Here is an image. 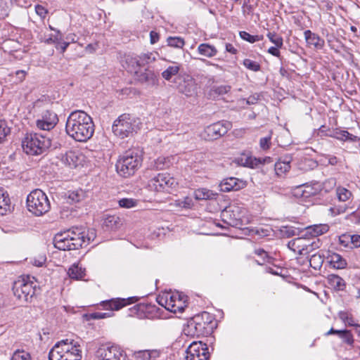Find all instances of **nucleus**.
<instances>
[{"mask_svg": "<svg viewBox=\"0 0 360 360\" xmlns=\"http://www.w3.org/2000/svg\"><path fill=\"white\" fill-rule=\"evenodd\" d=\"M11 360H31V356L24 350H17L13 353Z\"/></svg>", "mask_w": 360, "mask_h": 360, "instance_id": "864d4df0", "label": "nucleus"}, {"mask_svg": "<svg viewBox=\"0 0 360 360\" xmlns=\"http://www.w3.org/2000/svg\"><path fill=\"white\" fill-rule=\"evenodd\" d=\"M138 58H139L138 56H131V55L126 56V57H125L126 63L129 65V66H131V68H132V69H130L129 71L134 70L136 72H137L136 70V68L141 67V66H139V63H137L139 60Z\"/></svg>", "mask_w": 360, "mask_h": 360, "instance_id": "8fccbe9b", "label": "nucleus"}, {"mask_svg": "<svg viewBox=\"0 0 360 360\" xmlns=\"http://www.w3.org/2000/svg\"><path fill=\"white\" fill-rule=\"evenodd\" d=\"M231 89V86L228 84L213 86L209 91L208 96L210 98L217 99L229 93Z\"/></svg>", "mask_w": 360, "mask_h": 360, "instance_id": "cd10ccee", "label": "nucleus"}, {"mask_svg": "<svg viewBox=\"0 0 360 360\" xmlns=\"http://www.w3.org/2000/svg\"><path fill=\"white\" fill-rule=\"evenodd\" d=\"M138 201L133 198H122L118 201L119 205L123 208H132L137 205Z\"/></svg>", "mask_w": 360, "mask_h": 360, "instance_id": "3c124183", "label": "nucleus"}, {"mask_svg": "<svg viewBox=\"0 0 360 360\" xmlns=\"http://www.w3.org/2000/svg\"><path fill=\"white\" fill-rule=\"evenodd\" d=\"M167 44L173 48L182 49L185 45V41L181 37H169L167 38Z\"/></svg>", "mask_w": 360, "mask_h": 360, "instance_id": "ea45409f", "label": "nucleus"}, {"mask_svg": "<svg viewBox=\"0 0 360 360\" xmlns=\"http://www.w3.org/2000/svg\"><path fill=\"white\" fill-rule=\"evenodd\" d=\"M179 294L165 292L157 297V302L160 305L164 307L167 310L172 311L173 304H175Z\"/></svg>", "mask_w": 360, "mask_h": 360, "instance_id": "5701e85b", "label": "nucleus"}, {"mask_svg": "<svg viewBox=\"0 0 360 360\" xmlns=\"http://www.w3.org/2000/svg\"><path fill=\"white\" fill-rule=\"evenodd\" d=\"M351 248H357L360 247V235H350Z\"/></svg>", "mask_w": 360, "mask_h": 360, "instance_id": "680f3d73", "label": "nucleus"}, {"mask_svg": "<svg viewBox=\"0 0 360 360\" xmlns=\"http://www.w3.org/2000/svg\"><path fill=\"white\" fill-rule=\"evenodd\" d=\"M186 360H209L207 345L202 342H193L187 348Z\"/></svg>", "mask_w": 360, "mask_h": 360, "instance_id": "f8f14e48", "label": "nucleus"}, {"mask_svg": "<svg viewBox=\"0 0 360 360\" xmlns=\"http://www.w3.org/2000/svg\"><path fill=\"white\" fill-rule=\"evenodd\" d=\"M35 11L37 15L42 18H44L46 16V14L47 13V11L45 9L44 6L41 5H37L35 6Z\"/></svg>", "mask_w": 360, "mask_h": 360, "instance_id": "69168bd1", "label": "nucleus"}, {"mask_svg": "<svg viewBox=\"0 0 360 360\" xmlns=\"http://www.w3.org/2000/svg\"><path fill=\"white\" fill-rule=\"evenodd\" d=\"M326 135L337 139L338 140L345 141H354L356 140V136L353 134L349 133L346 130H341L339 129L328 130V132L326 133Z\"/></svg>", "mask_w": 360, "mask_h": 360, "instance_id": "bb28decb", "label": "nucleus"}, {"mask_svg": "<svg viewBox=\"0 0 360 360\" xmlns=\"http://www.w3.org/2000/svg\"><path fill=\"white\" fill-rule=\"evenodd\" d=\"M174 83L179 93L187 97L197 94L198 87L195 80L189 75H180L175 78Z\"/></svg>", "mask_w": 360, "mask_h": 360, "instance_id": "9d476101", "label": "nucleus"}, {"mask_svg": "<svg viewBox=\"0 0 360 360\" xmlns=\"http://www.w3.org/2000/svg\"><path fill=\"white\" fill-rule=\"evenodd\" d=\"M281 232L284 236L289 238L297 235L298 230L295 227L286 226H283Z\"/></svg>", "mask_w": 360, "mask_h": 360, "instance_id": "4d7b16f0", "label": "nucleus"}, {"mask_svg": "<svg viewBox=\"0 0 360 360\" xmlns=\"http://www.w3.org/2000/svg\"><path fill=\"white\" fill-rule=\"evenodd\" d=\"M10 133V129L4 120H0V143L4 141L6 136Z\"/></svg>", "mask_w": 360, "mask_h": 360, "instance_id": "5fc2aeb1", "label": "nucleus"}, {"mask_svg": "<svg viewBox=\"0 0 360 360\" xmlns=\"http://www.w3.org/2000/svg\"><path fill=\"white\" fill-rule=\"evenodd\" d=\"M240 38L250 43H255L256 41H262L264 39L263 35H252L245 31H241L239 33Z\"/></svg>", "mask_w": 360, "mask_h": 360, "instance_id": "37998d69", "label": "nucleus"}, {"mask_svg": "<svg viewBox=\"0 0 360 360\" xmlns=\"http://www.w3.org/2000/svg\"><path fill=\"white\" fill-rule=\"evenodd\" d=\"M65 350L60 345V341L55 344L49 354V360H65Z\"/></svg>", "mask_w": 360, "mask_h": 360, "instance_id": "2f4dec72", "label": "nucleus"}, {"mask_svg": "<svg viewBox=\"0 0 360 360\" xmlns=\"http://www.w3.org/2000/svg\"><path fill=\"white\" fill-rule=\"evenodd\" d=\"M181 68V65L176 62H172V65H169L162 73V77L166 81H170L172 77L178 75Z\"/></svg>", "mask_w": 360, "mask_h": 360, "instance_id": "72a5a7b5", "label": "nucleus"}, {"mask_svg": "<svg viewBox=\"0 0 360 360\" xmlns=\"http://www.w3.org/2000/svg\"><path fill=\"white\" fill-rule=\"evenodd\" d=\"M312 245L304 237L294 238L288 242V246L294 252L300 255H304L309 252V248Z\"/></svg>", "mask_w": 360, "mask_h": 360, "instance_id": "6ab92c4d", "label": "nucleus"}, {"mask_svg": "<svg viewBox=\"0 0 360 360\" xmlns=\"http://www.w3.org/2000/svg\"><path fill=\"white\" fill-rule=\"evenodd\" d=\"M336 195L338 200L342 202H345L352 197L351 191L341 186L336 188Z\"/></svg>", "mask_w": 360, "mask_h": 360, "instance_id": "a19ab883", "label": "nucleus"}, {"mask_svg": "<svg viewBox=\"0 0 360 360\" xmlns=\"http://www.w3.org/2000/svg\"><path fill=\"white\" fill-rule=\"evenodd\" d=\"M142 161V149L139 147L132 148L120 157L116 164V169L121 176L129 177L135 174L141 167Z\"/></svg>", "mask_w": 360, "mask_h": 360, "instance_id": "7ed1b4c3", "label": "nucleus"}, {"mask_svg": "<svg viewBox=\"0 0 360 360\" xmlns=\"http://www.w3.org/2000/svg\"><path fill=\"white\" fill-rule=\"evenodd\" d=\"M290 169V162L278 161L275 164V170L277 174H284Z\"/></svg>", "mask_w": 360, "mask_h": 360, "instance_id": "a18cd8bd", "label": "nucleus"}, {"mask_svg": "<svg viewBox=\"0 0 360 360\" xmlns=\"http://www.w3.org/2000/svg\"><path fill=\"white\" fill-rule=\"evenodd\" d=\"M83 157L74 151H69L62 158V162L70 168H75L82 165Z\"/></svg>", "mask_w": 360, "mask_h": 360, "instance_id": "393cba45", "label": "nucleus"}, {"mask_svg": "<svg viewBox=\"0 0 360 360\" xmlns=\"http://www.w3.org/2000/svg\"><path fill=\"white\" fill-rule=\"evenodd\" d=\"M162 354V350L158 349L134 351L132 357L135 360H156Z\"/></svg>", "mask_w": 360, "mask_h": 360, "instance_id": "4be33fe9", "label": "nucleus"}, {"mask_svg": "<svg viewBox=\"0 0 360 360\" xmlns=\"http://www.w3.org/2000/svg\"><path fill=\"white\" fill-rule=\"evenodd\" d=\"M245 210L236 205L226 207L221 214L222 220L231 226H238L243 224V217Z\"/></svg>", "mask_w": 360, "mask_h": 360, "instance_id": "6e6552de", "label": "nucleus"}, {"mask_svg": "<svg viewBox=\"0 0 360 360\" xmlns=\"http://www.w3.org/2000/svg\"><path fill=\"white\" fill-rule=\"evenodd\" d=\"M323 261V257L320 253H315L311 256L309 259V264L311 267L317 270L321 269Z\"/></svg>", "mask_w": 360, "mask_h": 360, "instance_id": "58836bf2", "label": "nucleus"}, {"mask_svg": "<svg viewBox=\"0 0 360 360\" xmlns=\"http://www.w3.org/2000/svg\"><path fill=\"white\" fill-rule=\"evenodd\" d=\"M46 256L43 255H40L37 256V257L33 258L30 262L33 265L39 267V266H43V264L46 262Z\"/></svg>", "mask_w": 360, "mask_h": 360, "instance_id": "bf43d9fd", "label": "nucleus"}, {"mask_svg": "<svg viewBox=\"0 0 360 360\" xmlns=\"http://www.w3.org/2000/svg\"><path fill=\"white\" fill-rule=\"evenodd\" d=\"M86 243V231L83 227H72L66 232L57 233L54 246L60 250H77Z\"/></svg>", "mask_w": 360, "mask_h": 360, "instance_id": "f03ea898", "label": "nucleus"}, {"mask_svg": "<svg viewBox=\"0 0 360 360\" xmlns=\"http://www.w3.org/2000/svg\"><path fill=\"white\" fill-rule=\"evenodd\" d=\"M176 184L175 179L167 173L158 174L151 179L148 182V187L150 190L161 192L168 191L169 188H173Z\"/></svg>", "mask_w": 360, "mask_h": 360, "instance_id": "9b49d317", "label": "nucleus"}, {"mask_svg": "<svg viewBox=\"0 0 360 360\" xmlns=\"http://www.w3.org/2000/svg\"><path fill=\"white\" fill-rule=\"evenodd\" d=\"M340 319H342L345 322L347 323L349 326H354L356 324L354 323L353 319L352 317H349L346 313L342 312L340 313ZM358 325H356L357 326Z\"/></svg>", "mask_w": 360, "mask_h": 360, "instance_id": "0e129e2a", "label": "nucleus"}, {"mask_svg": "<svg viewBox=\"0 0 360 360\" xmlns=\"http://www.w3.org/2000/svg\"><path fill=\"white\" fill-rule=\"evenodd\" d=\"M68 274L71 278L80 280L85 276V269L79 266L78 264H73L69 268Z\"/></svg>", "mask_w": 360, "mask_h": 360, "instance_id": "f704fd0d", "label": "nucleus"}, {"mask_svg": "<svg viewBox=\"0 0 360 360\" xmlns=\"http://www.w3.org/2000/svg\"><path fill=\"white\" fill-rule=\"evenodd\" d=\"M156 55L158 53L148 52L139 55L138 62L139 66L142 67L147 64L154 62L156 60Z\"/></svg>", "mask_w": 360, "mask_h": 360, "instance_id": "e433bc0d", "label": "nucleus"}, {"mask_svg": "<svg viewBox=\"0 0 360 360\" xmlns=\"http://www.w3.org/2000/svg\"><path fill=\"white\" fill-rule=\"evenodd\" d=\"M339 243L345 248H351L350 234H342L339 236Z\"/></svg>", "mask_w": 360, "mask_h": 360, "instance_id": "13d9d810", "label": "nucleus"}, {"mask_svg": "<svg viewBox=\"0 0 360 360\" xmlns=\"http://www.w3.org/2000/svg\"><path fill=\"white\" fill-rule=\"evenodd\" d=\"M186 307L184 297L181 295H179L177 300L175 304H173V310L172 312H183Z\"/></svg>", "mask_w": 360, "mask_h": 360, "instance_id": "49530a36", "label": "nucleus"}, {"mask_svg": "<svg viewBox=\"0 0 360 360\" xmlns=\"http://www.w3.org/2000/svg\"><path fill=\"white\" fill-rule=\"evenodd\" d=\"M57 115L51 110H46L42 112L41 119H38L36 125L38 129L45 131L52 129L58 123Z\"/></svg>", "mask_w": 360, "mask_h": 360, "instance_id": "dca6fc26", "label": "nucleus"}, {"mask_svg": "<svg viewBox=\"0 0 360 360\" xmlns=\"http://www.w3.org/2000/svg\"><path fill=\"white\" fill-rule=\"evenodd\" d=\"M243 65L250 70L253 72H258L260 70L261 66L260 65L256 62L253 61L250 59L246 58L243 60Z\"/></svg>", "mask_w": 360, "mask_h": 360, "instance_id": "603ef678", "label": "nucleus"}, {"mask_svg": "<svg viewBox=\"0 0 360 360\" xmlns=\"http://www.w3.org/2000/svg\"><path fill=\"white\" fill-rule=\"evenodd\" d=\"M10 200L8 195L0 193V214L4 215L10 210Z\"/></svg>", "mask_w": 360, "mask_h": 360, "instance_id": "79ce46f5", "label": "nucleus"}, {"mask_svg": "<svg viewBox=\"0 0 360 360\" xmlns=\"http://www.w3.org/2000/svg\"><path fill=\"white\" fill-rule=\"evenodd\" d=\"M97 352L100 360H127L126 352L118 346L100 348Z\"/></svg>", "mask_w": 360, "mask_h": 360, "instance_id": "ddd939ff", "label": "nucleus"}, {"mask_svg": "<svg viewBox=\"0 0 360 360\" xmlns=\"http://www.w3.org/2000/svg\"><path fill=\"white\" fill-rule=\"evenodd\" d=\"M159 39L160 34L158 32L155 31H151L150 32V41L151 44L157 43L159 41Z\"/></svg>", "mask_w": 360, "mask_h": 360, "instance_id": "774afa93", "label": "nucleus"}, {"mask_svg": "<svg viewBox=\"0 0 360 360\" xmlns=\"http://www.w3.org/2000/svg\"><path fill=\"white\" fill-rule=\"evenodd\" d=\"M233 162L238 165L254 169L261 164V159L252 157L250 152L245 151L236 158Z\"/></svg>", "mask_w": 360, "mask_h": 360, "instance_id": "aec40b11", "label": "nucleus"}, {"mask_svg": "<svg viewBox=\"0 0 360 360\" xmlns=\"http://www.w3.org/2000/svg\"><path fill=\"white\" fill-rule=\"evenodd\" d=\"M50 146L51 140L37 133L27 134L22 141L24 152L30 155H41Z\"/></svg>", "mask_w": 360, "mask_h": 360, "instance_id": "39448f33", "label": "nucleus"}, {"mask_svg": "<svg viewBox=\"0 0 360 360\" xmlns=\"http://www.w3.org/2000/svg\"><path fill=\"white\" fill-rule=\"evenodd\" d=\"M218 194L205 188H201L194 191V197L198 200L216 199Z\"/></svg>", "mask_w": 360, "mask_h": 360, "instance_id": "c756f323", "label": "nucleus"}, {"mask_svg": "<svg viewBox=\"0 0 360 360\" xmlns=\"http://www.w3.org/2000/svg\"><path fill=\"white\" fill-rule=\"evenodd\" d=\"M63 350H66L65 360H80L82 349L78 342L72 339H65L60 341Z\"/></svg>", "mask_w": 360, "mask_h": 360, "instance_id": "4468645a", "label": "nucleus"}, {"mask_svg": "<svg viewBox=\"0 0 360 360\" xmlns=\"http://www.w3.org/2000/svg\"><path fill=\"white\" fill-rule=\"evenodd\" d=\"M198 52L205 57L212 58L217 54L218 51L214 46L207 43H202L198 46Z\"/></svg>", "mask_w": 360, "mask_h": 360, "instance_id": "7c9ffc66", "label": "nucleus"}, {"mask_svg": "<svg viewBox=\"0 0 360 360\" xmlns=\"http://www.w3.org/2000/svg\"><path fill=\"white\" fill-rule=\"evenodd\" d=\"M61 40H62L61 32H60V30H57L56 34L53 35V36H51L50 37L47 38L45 40V43L47 44H60Z\"/></svg>", "mask_w": 360, "mask_h": 360, "instance_id": "6e6d98bb", "label": "nucleus"}, {"mask_svg": "<svg viewBox=\"0 0 360 360\" xmlns=\"http://www.w3.org/2000/svg\"><path fill=\"white\" fill-rule=\"evenodd\" d=\"M281 47H277L276 46H271L269 49H268V53L271 54L272 56H276V57H278V58H280L281 57V53H280V51H279V49H281Z\"/></svg>", "mask_w": 360, "mask_h": 360, "instance_id": "338daca9", "label": "nucleus"}, {"mask_svg": "<svg viewBox=\"0 0 360 360\" xmlns=\"http://www.w3.org/2000/svg\"><path fill=\"white\" fill-rule=\"evenodd\" d=\"M136 79L141 84H145L146 86L152 87L158 85V75L152 70H145L144 72H136Z\"/></svg>", "mask_w": 360, "mask_h": 360, "instance_id": "412c9836", "label": "nucleus"}, {"mask_svg": "<svg viewBox=\"0 0 360 360\" xmlns=\"http://www.w3.org/2000/svg\"><path fill=\"white\" fill-rule=\"evenodd\" d=\"M342 341L349 345H352L354 342L353 336L350 330H345L344 335H341L340 338Z\"/></svg>", "mask_w": 360, "mask_h": 360, "instance_id": "052dcab7", "label": "nucleus"}, {"mask_svg": "<svg viewBox=\"0 0 360 360\" xmlns=\"http://www.w3.org/2000/svg\"><path fill=\"white\" fill-rule=\"evenodd\" d=\"M139 300L137 297H129L128 298H112L103 301L101 305L105 310L118 311L122 308L135 303Z\"/></svg>", "mask_w": 360, "mask_h": 360, "instance_id": "2eb2a0df", "label": "nucleus"}, {"mask_svg": "<svg viewBox=\"0 0 360 360\" xmlns=\"http://www.w3.org/2000/svg\"><path fill=\"white\" fill-rule=\"evenodd\" d=\"M219 186L222 192L238 191L246 186V181L238 178L229 177L223 179Z\"/></svg>", "mask_w": 360, "mask_h": 360, "instance_id": "a211bd4d", "label": "nucleus"}, {"mask_svg": "<svg viewBox=\"0 0 360 360\" xmlns=\"http://www.w3.org/2000/svg\"><path fill=\"white\" fill-rule=\"evenodd\" d=\"M111 315L110 312H94L91 314V316L94 319H102L110 317Z\"/></svg>", "mask_w": 360, "mask_h": 360, "instance_id": "e2e57ef3", "label": "nucleus"}, {"mask_svg": "<svg viewBox=\"0 0 360 360\" xmlns=\"http://www.w3.org/2000/svg\"><path fill=\"white\" fill-rule=\"evenodd\" d=\"M37 283L34 278L29 276L20 277L14 281L13 292L15 297L22 302H32L36 295Z\"/></svg>", "mask_w": 360, "mask_h": 360, "instance_id": "423d86ee", "label": "nucleus"}, {"mask_svg": "<svg viewBox=\"0 0 360 360\" xmlns=\"http://www.w3.org/2000/svg\"><path fill=\"white\" fill-rule=\"evenodd\" d=\"M169 165L170 161L168 158L159 157L155 160L153 167L158 170H161L168 167Z\"/></svg>", "mask_w": 360, "mask_h": 360, "instance_id": "c03bdc74", "label": "nucleus"}, {"mask_svg": "<svg viewBox=\"0 0 360 360\" xmlns=\"http://www.w3.org/2000/svg\"><path fill=\"white\" fill-rule=\"evenodd\" d=\"M231 123L228 121L215 122L205 128L202 136L205 140H217L225 135L231 128Z\"/></svg>", "mask_w": 360, "mask_h": 360, "instance_id": "1a4fd4ad", "label": "nucleus"}, {"mask_svg": "<svg viewBox=\"0 0 360 360\" xmlns=\"http://www.w3.org/2000/svg\"><path fill=\"white\" fill-rule=\"evenodd\" d=\"M92 118L83 110L72 112L66 122V133L73 139L79 142L89 140L94 133Z\"/></svg>", "mask_w": 360, "mask_h": 360, "instance_id": "f257e3e1", "label": "nucleus"}, {"mask_svg": "<svg viewBox=\"0 0 360 360\" xmlns=\"http://www.w3.org/2000/svg\"><path fill=\"white\" fill-rule=\"evenodd\" d=\"M321 191V185L318 182L304 184L297 187L295 195L302 198H308L316 195Z\"/></svg>", "mask_w": 360, "mask_h": 360, "instance_id": "f3484780", "label": "nucleus"}, {"mask_svg": "<svg viewBox=\"0 0 360 360\" xmlns=\"http://www.w3.org/2000/svg\"><path fill=\"white\" fill-rule=\"evenodd\" d=\"M270 41L275 44L277 47H282L283 45V38L278 35L276 32H268L266 34Z\"/></svg>", "mask_w": 360, "mask_h": 360, "instance_id": "de8ad7c7", "label": "nucleus"}, {"mask_svg": "<svg viewBox=\"0 0 360 360\" xmlns=\"http://www.w3.org/2000/svg\"><path fill=\"white\" fill-rule=\"evenodd\" d=\"M329 230V226L326 224H314L307 226L305 229L304 236L317 237L327 233Z\"/></svg>", "mask_w": 360, "mask_h": 360, "instance_id": "a878e982", "label": "nucleus"}, {"mask_svg": "<svg viewBox=\"0 0 360 360\" xmlns=\"http://www.w3.org/2000/svg\"><path fill=\"white\" fill-rule=\"evenodd\" d=\"M104 226L111 230L117 229L122 225L121 219L115 215L107 216L103 221Z\"/></svg>", "mask_w": 360, "mask_h": 360, "instance_id": "c9c22d12", "label": "nucleus"}, {"mask_svg": "<svg viewBox=\"0 0 360 360\" xmlns=\"http://www.w3.org/2000/svg\"><path fill=\"white\" fill-rule=\"evenodd\" d=\"M27 210L35 216H42L48 212L51 204L47 195L40 189H34L27 197Z\"/></svg>", "mask_w": 360, "mask_h": 360, "instance_id": "0eeeda50", "label": "nucleus"}, {"mask_svg": "<svg viewBox=\"0 0 360 360\" xmlns=\"http://www.w3.org/2000/svg\"><path fill=\"white\" fill-rule=\"evenodd\" d=\"M328 281L335 290H343L346 287L344 279L336 274H330L328 276Z\"/></svg>", "mask_w": 360, "mask_h": 360, "instance_id": "473e14b6", "label": "nucleus"}, {"mask_svg": "<svg viewBox=\"0 0 360 360\" xmlns=\"http://www.w3.org/2000/svg\"><path fill=\"white\" fill-rule=\"evenodd\" d=\"M272 131H269L268 136L261 138L259 140V147L262 150H267L271 146Z\"/></svg>", "mask_w": 360, "mask_h": 360, "instance_id": "09e8293b", "label": "nucleus"}, {"mask_svg": "<svg viewBox=\"0 0 360 360\" xmlns=\"http://www.w3.org/2000/svg\"><path fill=\"white\" fill-rule=\"evenodd\" d=\"M304 39L309 46H313L316 49H322L325 45V41L318 34L307 30L304 32Z\"/></svg>", "mask_w": 360, "mask_h": 360, "instance_id": "b1692460", "label": "nucleus"}, {"mask_svg": "<svg viewBox=\"0 0 360 360\" xmlns=\"http://www.w3.org/2000/svg\"><path fill=\"white\" fill-rule=\"evenodd\" d=\"M328 259L330 265L336 269H343L347 264L346 259L335 252L329 254Z\"/></svg>", "mask_w": 360, "mask_h": 360, "instance_id": "c85d7f7f", "label": "nucleus"}, {"mask_svg": "<svg viewBox=\"0 0 360 360\" xmlns=\"http://www.w3.org/2000/svg\"><path fill=\"white\" fill-rule=\"evenodd\" d=\"M205 322L201 321V317L200 316H196L194 317L192 322L190 323V326H193L195 333L198 335H203L205 333Z\"/></svg>", "mask_w": 360, "mask_h": 360, "instance_id": "4c0bfd02", "label": "nucleus"}, {"mask_svg": "<svg viewBox=\"0 0 360 360\" xmlns=\"http://www.w3.org/2000/svg\"><path fill=\"white\" fill-rule=\"evenodd\" d=\"M141 126L139 118L129 114H122L114 121L112 129L116 136L124 139L137 133Z\"/></svg>", "mask_w": 360, "mask_h": 360, "instance_id": "20e7f679", "label": "nucleus"}]
</instances>
